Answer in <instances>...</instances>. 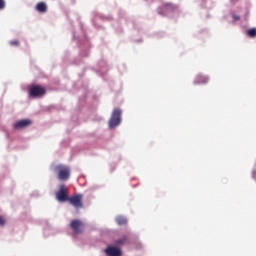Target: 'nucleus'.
<instances>
[{
  "label": "nucleus",
  "mask_w": 256,
  "mask_h": 256,
  "mask_svg": "<svg viewBox=\"0 0 256 256\" xmlns=\"http://www.w3.org/2000/svg\"><path fill=\"white\" fill-rule=\"evenodd\" d=\"M68 201L76 209H80L83 207V195L82 194L72 196V197H70V199H68Z\"/></svg>",
  "instance_id": "423d86ee"
},
{
  "label": "nucleus",
  "mask_w": 256,
  "mask_h": 256,
  "mask_svg": "<svg viewBox=\"0 0 256 256\" xmlns=\"http://www.w3.org/2000/svg\"><path fill=\"white\" fill-rule=\"evenodd\" d=\"M208 82H209V78L203 75H198L195 79L196 85L207 84Z\"/></svg>",
  "instance_id": "1a4fd4ad"
},
{
  "label": "nucleus",
  "mask_w": 256,
  "mask_h": 256,
  "mask_svg": "<svg viewBox=\"0 0 256 256\" xmlns=\"http://www.w3.org/2000/svg\"><path fill=\"white\" fill-rule=\"evenodd\" d=\"M252 176L254 179H256V164L254 166L253 172H252Z\"/></svg>",
  "instance_id": "6ab92c4d"
},
{
  "label": "nucleus",
  "mask_w": 256,
  "mask_h": 256,
  "mask_svg": "<svg viewBox=\"0 0 256 256\" xmlns=\"http://www.w3.org/2000/svg\"><path fill=\"white\" fill-rule=\"evenodd\" d=\"M104 252L106 253V255L108 256H121L122 255V251L116 247L110 246L108 248H106V250H104Z\"/></svg>",
  "instance_id": "6e6552de"
},
{
  "label": "nucleus",
  "mask_w": 256,
  "mask_h": 256,
  "mask_svg": "<svg viewBox=\"0 0 256 256\" xmlns=\"http://www.w3.org/2000/svg\"><path fill=\"white\" fill-rule=\"evenodd\" d=\"M54 173H56V177L60 181H67L71 176V170L68 166L58 165L54 167Z\"/></svg>",
  "instance_id": "f257e3e1"
},
{
  "label": "nucleus",
  "mask_w": 256,
  "mask_h": 256,
  "mask_svg": "<svg viewBox=\"0 0 256 256\" xmlns=\"http://www.w3.org/2000/svg\"><path fill=\"white\" fill-rule=\"evenodd\" d=\"M116 223L118 225H126L127 224V219L122 217V216H118V217H116Z\"/></svg>",
  "instance_id": "4468645a"
},
{
  "label": "nucleus",
  "mask_w": 256,
  "mask_h": 256,
  "mask_svg": "<svg viewBox=\"0 0 256 256\" xmlns=\"http://www.w3.org/2000/svg\"><path fill=\"white\" fill-rule=\"evenodd\" d=\"M32 124V121L29 119L20 120L13 125L14 129L21 130L29 127Z\"/></svg>",
  "instance_id": "0eeeda50"
},
{
  "label": "nucleus",
  "mask_w": 256,
  "mask_h": 256,
  "mask_svg": "<svg viewBox=\"0 0 256 256\" xmlns=\"http://www.w3.org/2000/svg\"><path fill=\"white\" fill-rule=\"evenodd\" d=\"M45 94H46L45 88L40 85H35L30 87V96L34 98L44 96Z\"/></svg>",
  "instance_id": "39448f33"
},
{
  "label": "nucleus",
  "mask_w": 256,
  "mask_h": 256,
  "mask_svg": "<svg viewBox=\"0 0 256 256\" xmlns=\"http://www.w3.org/2000/svg\"><path fill=\"white\" fill-rule=\"evenodd\" d=\"M70 228H72L74 233L82 234L84 232L85 224L80 220H72V222H70Z\"/></svg>",
  "instance_id": "20e7f679"
},
{
  "label": "nucleus",
  "mask_w": 256,
  "mask_h": 256,
  "mask_svg": "<svg viewBox=\"0 0 256 256\" xmlns=\"http://www.w3.org/2000/svg\"><path fill=\"white\" fill-rule=\"evenodd\" d=\"M56 199L60 202L69 201V199H70L69 191L65 185H60V190H58V192H56Z\"/></svg>",
  "instance_id": "7ed1b4c3"
},
{
  "label": "nucleus",
  "mask_w": 256,
  "mask_h": 256,
  "mask_svg": "<svg viewBox=\"0 0 256 256\" xmlns=\"http://www.w3.org/2000/svg\"><path fill=\"white\" fill-rule=\"evenodd\" d=\"M121 115L122 111L120 109H114V112H112V117H110V121L108 125L110 128H115L121 123Z\"/></svg>",
  "instance_id": "f03ea898"
},
{
  "label": "nucleus",
  "mask_w": 256,
  "mask_h": 256,
  "mask_svg": "<svg viewBox=\"0 0 256 256\" xmlns=\"http://www.w3.org/2000/svg\"><path fill=\"white\" fill-rule=\"evenodd\" d=\"M233 20L234 21H239L240 20V16H238L237 14L233 15Z\"/></svg>",
  "instance_id": "a211bd4d"
},
{
  "label": "nucleus",
  "mask_w": 256,
  "mask_h": 256,
  "mask_svg": "<svg viewBox=\"0 0 256 256\" xmlns=\"http://www.w3.org/2000/svg\"><path fill=\"white\" fill-rule=\"evenodd\" d=\"M6 7V2L5 0H0V10H4Z\"/></svg>",
  "instance_id": "2eb2a0df"
},
{
  "label": "nucleus",
  "mask_w": 256,
  "mask_h": 256,
  "mask_svg": "<svg viewBox=\"0 0 256 256\" xmlns=\"http://www.w3.org/2000/svg\"><path fill=\"white\" fill-rule=\"evenodd\" d=\"M162 9L165 11H175L177 6H175V4H171V2H166L162 5Z\"/></svg>",
  "instance_id": "9b49d317"
},
{
  "label": "nucleus",
  "mask_w": 256,
  "mask_h": 256,
  "mask_svg": "<svg viewBox=\"0 0 256 256\" xmlns=\"http://www.w3.org/2000/svg\"><path fill=\"white\" fill-rule=\"evenodd\" d=\"M36 11H38L40 13H46L47 12V4H45V2H38V4H36Z\"/></svg>",
  "instance_id": "9d476101"
},
{
  "label": "nucleus",
  "mask_w": 256,
  "mask_h": 256,
  "mask_svg": "<svg viewBox=\"0 0 256 256\" xmlns=\"http://www.w3.org/2000/svg\"><path fill=\"white\" fill-rule=\"evenodd\" d=\"M126 243H128V236H123L117 239L116 241H114V244L116 246H122V245H125Z\"/></svg>",
  "instance_id": "f8f14e48"
},
{
  "label": "nucleus",
  "mask_w": 256,
  "mask_h": 256,
  "mask_svg": "<svg viewBox=\"0 0 256 256\" xmlns=\"http://www.w3.org/2000/svg\"><path fill=\"white\" fill-rule=\"evenodd\" d=\"M9 44H10L11 46L18 47V46L20 45V42L17 41V40H14V41H11Z\"/></svg>",
  "instance_id": "dca6fc26"
},
{
  "label": "nucleus",
  "mask_w": 256,
  "mask_h": 256,
  "mask_svg": "<svg viewBox=\"0 0 256 256\" xmlns=\"http://www.w3.org/2000/svg\"><path fill=\"white\" fill-rule=\"evenodd\" d=\"M6 224V219L0 215V226H4Z\"/></svg>",
  "instance_id": "f3484780"
},
{
  "label": "nucleus",
  "mask_w": 256,
  "mask_h": 256,
  "mask_svg": "<svg viewBox=\"0 0 256 256\" xmlns=\"http://www.w3.org/2000/svg\"><path fill=\"white\" fill-rule=\"evenodd\" d=\"M246 35L249 38H256V28H249V30H247Z\"/></svg>",
  "instance_id": "ddd939ff"
}]
</instances>
